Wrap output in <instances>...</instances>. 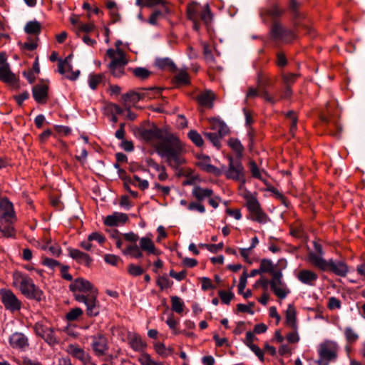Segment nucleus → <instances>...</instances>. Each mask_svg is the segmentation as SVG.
Listing matches in <instances>:
<instances>
[{
    "label": "nucleus",
    "mask_w": 365,
    "mask_h": 365,
    "mask_svg": "<svg viewBox=\"0 0 365 365\" xmlns=\"http://www.w3.org/2000/svg\"><path fill=\"white\" fill-rule=\"evenodd\" d=\"M1 300L4 307L11 312H17L21 309V302L14 294V292L7 289L0 290Z\"/></svg>",
    "instance_id": "f8f14e48"
},
{
    "label": "nucleus",
    "mask_w": 365,
    "mask_h": 365,
    "mask_svg": "<svg viewBox=\"0 0 365 365\" xmlns=\"http://www.w3.org/2000/svg\"><path fill=\"white\" fill-rule=\"evenodd\" d=\"M88 241L96 240L100 244H103L106 241V237L100 232H95L90 234L88 237Z\"/></svg>",
    "instance_id": "338daca9"
},
{
    "label": "nucleus",
    "mask_w": 365,
    "mask_h": 365,
    "mask_svg": "<svg viewBox=\"0 0 365 365\" xmlns=\"http://www.w3.org/2000/svg\"><path fill=\"white\" fill-rule=\"evenodd\" d=\"M48 344L53 346L58 344L59 341L54 334L53 328L50 327L42 338Z\"/></svg>",
    "instance_id": "c03bdc74"
},
{
    "label": "nucleus",
    "mask_w": 365,
    "mask_h": 365,
    "mask_svg": "<svg viewBox=\"0 0 365 365\" xmlns=\"http://www.w3.org/2000/svg\"><path fill=\"white\" fill-rule=\"evenodd\" d=\"M97 290L88 294H76V300L79 303H83L86 306V314L90 317H94L100 313V304L97 300Z\"/></svg>",
    "instance_id": "9d476101"
},
{
    "label": "nucleus",
    "mask_w": 365,
    "mask_h": 365,
    "mask_svg": "<svg viewBox=\"0 0 365 365\" xmlns=\"http://www.w3.org/2000/svg\"><path fill=\"white\" fill-rule=\"evenodd\" d=\"M66 351L71 356L79 360L83 365L91 361L90 354L77 344H69Z\"/></svg>",
    "instance_id": "f3484780"
},
{
    "label": "nucleus",
    "mask_w": 365,
    "mask_h": 365,
    "mask_svg": "<svg viewBox=\"0 0 365 365\" xmlns=\"http://www.w3.org/2000/svg\"><path fill=\"white\" fill-rule=\"evenodd\" d=\"M270 35L274 40L285 43H289L295 38L294 31L283 26L278 21H273L270 28Z\"/></svg>",
    "instance_id": "9b49d317"
},
{
    "label": "nucleus",
    "mask_w": 365,
    "mask_h": 365,
    "mask_svg": "<svg viewBox=\"0 0 365 365\" xmlns=\"http://www.w3.org/2000/svg\"><path fill=\"white\" fill-rule=\"evenodd\" d=\"M187 136L190 140L197 147H202L204 145V140L201 135L195 130L188 132Z\"/></svg>",
    "instance_id": "79ce46f5"
},
{
    "label": "nucleus",
    "mask_w": 365,
    "mask_h": 365,
    "mask_svg": "<svg viewBox=\"0 0 365 365\" xmlns=\"http://www.w3.org/2000/svg\"><path fill=\"white\" fill-rule=\"evenodd\" d=\"M170 13V9L168 6L165 4H163V6H161L160 9H155L150 14L148 22L151 25H156L157 22L159 19L163 18L166 14Z\"/></svg>",
    "instance_id": "cd10ccee"
},
{
    "label": "nucleus",
    "mask_w": 365,
    "mask_h": 365,
    "mask_svg": "<svg viewBox=\"0 0 365 365\" xmlns=\"http://www.w3.org/2000/svg\"><path fill=\"white\" fill-rule=\"evenodd\" d=\"M284 12V9L280 8L277 4H273L269 7L262 8L260 10V15L261 16L267 15L271 17L273 21H277L276 19L281 17Z\"/></svg>",
    "instance_id": "5701e85b"
},
{
    "label": "nucleus",
    "mask_w": 365,
    "mask_h": 365,
    "mask_svg": "<svg viewBox=\"0 0 365 365\" xmlns=\"http://www.w3.org/2000/svg\"><path fill=\"white\" fill-rule=\"evenodd\" d=\"M199 165L201 168L210 173L214 174L215 176H220L222 174V170L211 164H209L206 162H200Z\"/></svg>",
    "instance_id": "a19ab883"
},
{
    "label": "nucleus",
    "mask_w": 365,
    "mask_h": 365,
    "mask_svg": "<svg viewBox=\"0 0 365 365\" xmlns=\"http://www.w3.org/2000/svg\"><path fill=\"white\" fill-rule=\"evenodd\" d=\"M282 272L280 270L273 272L271 279V289L279 299H284L289 290L287 289L286 284L282 281Z\"/></svg>",
    "instance_id": "ddd939ff"
},
{
    "label": "nucleus",
    "mask_w": 365,
    "mask_h": 365,
    "mask_svg": "<svg viewBox=\"0 0 365 365\" xmlns=\"http://www.w3.org/2000/svg\"><path fill=\"white\" fill-rule=\"evenodd\" d=\"M213 195V190L209 188H203L200 185H195L192 190V195L199 202L209 198Z\"/></svg>",
    "instance_id": "bb28decb"
},
{
    "label": "nucleus",
    "mask_w": 365,
    "mask_h": 365,
    "mask_svg": "<svg viewBox=\"0 0 365 365\" xmlns=\"http://www.w3.org/2000/svg\"><path fill=\"white\" fill-rule=\"evenodd\" d=\"M68 256L74 259L77 263L83 264L86 267H91L93 259L89 255L74 248H68Z\"/></svg>",
    "instance_id": "a211bd4d"
},
{
    "label": "nucleus",
    "mask_w": 365,
    "mask_h": 365,
    "mask_svg": "<svg viewBox=\"0 0 365 365\" xmlns=\"http://www.w3.org/2000/svg\"><path fill=\"white\" fill-rule=\"evenodd\" d=\"M91 346L97 356H104L108 354L109 349L108 339L102 334H98L92 337Z\"/></svg>",
    "instance_id": "dca6fc26"
},
{
    "label": "nucleus",
    "mask_w": 365,
    "mask_h": 365,
    "mask_svg": "<svg viewBox=\"0 0 365 365\" xmlns=\"http://www.w3.org/2000/svg\"><path fill=\"white\" fill-rule=\"evenodd\" d=\"M259 269L262 272H269L272 274L274 270V266L271 260L263 259L261 260Z\"/></svg>",
    "instance_id": "5fc2aeb1"
},
{
    "label": "nucleus",
    "mask_w": 365,
    "mask_h": 365,
    "mask_svg": "<svg viewBox=\"0 0 365 365\" xmlns=\"http://www.w3.org/2000/svg\"><path fill=\"white\" fill-rule=\"evenodd\" d=\"M24 31L27 34L39 35L41 31V24L36 20L30 21L25 25Z\"/></svg>",
    "instance_id": "72a5a7b5"
},
{
    "label": "nucleus",
    "mask_w": 365,
    "mask_h": 365,
    "mask_svg": "<svg viewBox=\"0 0 365 365\" xmlns=\"http://www.w3.org/2000/svg\"><path fill=\"white\" fill-rule=\"evenodd\" d=\"M12 222L5 223L3 222L0 223V232L6 237H11L14 235V229L11 225Z\"/></svg>",
    "instance_id": "8fccbe9b"
},
{
    "label": "nucleus",
    "mask_w": 365,
    "mask_h": 365,
    "mask_svg": "<svg viewBox=\"0 0 365 365\" xmlns=\"http://www.w3.org/2000/svg\"><path fill=\"white\" fill-rule=\"evenodd\" d=\"M134 135L145 142L150 143L154 140L160 141L155 148L158 155L165 160L168 165L174 170H178L185 163L182 154L185 147L179 138L171 133L152 125L148 128L140 126L134 131Z\"/></svg>",
    "instance_id": "f257e3e1"
},
{
    "label": "nucleus",
    "mask_w": 365,
    "mask_h": 365,
    "mask_svg": "<svg viewBox=\"0 0 365 365\" xmlns=\"http://www.w3.org/2000/svg\"><path fill=\"white\" fill-rule=\"evenodd\" d=\"M175 83L178 85H187L190 83V76L186 71H180L175 76Z\"/></svg>",
    "instance_id": "37998d69"
},
{
    "label": "nucleus",
    "mask_w": 365,
    "mask_h": 365,
    "mask_svg": "<svg viewBox=\"0 0 365 365\" xmlns=\"http://www.w3.org/2000/svg\"><path fill=\"white\" fill-rule=\"evenodd\" d=\"M146 162H147V164L148 166L152 167L156 171L160 173L158 176V178L159 179V180L165 181L168 179V175L166 173V168L164 165H160L152 158H148L146 160Z\"/></svg>",
    "instance_id": "7c9ffc66"
},
{
    "label": "nucleus",
    "mask_w": 365,
    "mask_h": 365,
    "mask_svg": "<svg viewBox=\"0 0 365 365\" xmlns=\"http://www.w3.org/2000/svg\"><path fill=\"white\" fill-rule=\"evenodd\" d=\"M105 76L103 73H91L88 76V85L92 90H96L98 85L103 81Z\"/></svg>",
    "instance_id": "c9c22d12"
},
{
    "label": "nucleus",
    "mask_w": 365,
    "mask_h": 365,
    "mask_svg": "<svg viewBox=\"0 0 365 365\" xmlns=\"http://www.w3.org/2000/svg\"><path fill=\"white\" fill-rule=\"evenodd\" d=\"M344 336L348 343H354L359 339V335L351 327L344 329Z\"/></svg>",
    "instance_id": "6e6d98bb"
},
{
    "label": "nucleus",
    "mask_w": 365,
    "mask_h": 365,
    "mask_svg": "<svg viewBox=\"0 0 365 365\" xmlns=\"http://www.w3.org/2000/svg\"><path fill=\"white\" fill-rule=\"evenodd\" d=\"M83 312L82 309L79 307H76L71 309L66 314V319L68 322H73L77 320L81 316H82Z\"/></svg>",
    "instance_id": "49530a36"
},
{
    "label": "nucleus",
    "mask_w": 365,
    "mask_h": 365,
    "mask_svg": "<svg viewBox=\"0 0 365 365\" xmlns=\"http://www.w3.org/2000/svg\"><path fill=\"white\" fill-rule=\"evenodd\" d=\"M271 81L272 79L269 76L261 72L258 73L257 83L259 86L264 88L263 89H265L267 86H269L272 84Z\"/></svg>",
    "instance_id": "864d4df0"
},
{
    "label": "nucleus",
    "mask_w": 365,
    "mask_h": 365,
    "mask_svg": "<svg viewBox=\"0 0 365 365\" xmlns=\"http://www.w3.org/2000/svg\"><path fill=\"white\" fill-rule=\"evenodd\" d=\"M128 272L133 277H137L144 273V269L139 265L130 264L128 266Z\"/></svg>",
    "instance_id": "4d7b16f0"
},
{
    "label": "nucleus",
    "mask_w": 365,
    "mask_h": 365,
    "mask_svg": "<svg viewBox=\"0 0 365 365\" xmlns=\"http://www.w3.org/2000/svg\"><path fill=\"white\" fill-rule=\"evenodd\" d=\"M255 307V302H250L248 305L244 304H238L237 305V312H247L250 314H254V311L252 308Z\"/></svg>",
    "instance_id": "680f3d73"
},
{
    "label": "nucleus",
    "mask_w": 365,
    "mask_h": 365,
    "mask_svg": "<svg viewBox=\"0 0 365 365\" xmlns=\"http://www.w3.org/2000/svg\"><path fill=\"white\" fill-rule=\"evenodd\" d=\"M16 220V215L11 202L7 197L0 200V223L13 222Z\"/></svg>",
    "instance_id": "2eb2a0df"
},
{
    "label": "nucleus",
    "mask_w": 365,
    "mask_h": 365,
    "mask_svg": "<svg viewBox=\"0 0 365 365\" xmlns=\"http://www.w3.org/2000/svg\"><path fill=\"white\" fill-rule=\"evenodd\" d=\"M309 262L323 272H331L339 277H345L349 272L347 264L341 260L335 261L333 259L326 260L316 253L310 252L308 255Z\"/></svg>",
    "instance_id": "7ed1b4c3"
},
{
    "label": "nucleus",
    "mask_w": 365,
    "mask_h": 365,
    "mask_svg": "<svg viewBox=\"0 0 365 365\" xmlns=\"http://www.w3.org/2000/svg\"><path fill=\"white\" fill-rule=\"evenodd\" d=\"M143 252L147 255H158L159 252L156 249L151 237H143L139 240V245L137 244L129 245L122 252L125 255H130L133 258L139 259L143 257Z\"/></svg>",
    "instance_id": "39448f33"
},
{
    "label": "nucleus",
    "mask_w": 365,
    "mask_h": 365,
    "mask_svg": "<svg viewBox=\"0 0 365 365\" xmlns=\"http://www.w3.org/2000/svg\"><path fill=\"white\" fill-rule=\"evenodd\" d=\"M210 121L211 123V129L215 130V133L220 138H223L229 133L230 129L225 123L222 120L216 118H211Z\"/></svg>",
    "instance_id": "393cba45"
},
{
    "label": "nucleus",
    "mask_w": 365,
    "mask_h": 365,
    "mask_svg": "<svg viewBox=\"0 0 365 365\" xmlns=\"http://www.w3.org/2000/svg\"><path fill=\"white\" fill-rule=\"evenodd\" d=\"M187 208L190 210H197L200 213H204L205 212V206L198 202H191L188 204Z\"/></svg>",
    "instance_id": "69168bd1"
},
{
    "label": "nucleus",
    "mask_w": 365,
    "mask_h": 365,
    "mask_svg": "<svg viewBox=\"0 0 365 365\" xmlns=\"http://www.w3.org/2000/svg\"><path fill=\"white\" fill-rule=\"evenodd\" d=\"M13 348L24 349L29 346L28 339L22 333L15 332L9 337Z\"/></svg>",
    "instance_id": "b1692460"
},
{
    "label": "nucleus",
    "mask_w": 365,
    "mask_h": 365,
    "mask_svg": "<svg viewBox=\"0 0 365 365\" xmlns=\"http://www.w3.org/2000/svg\"><path fill=\"white\" fill-rule=\"evenodd\" d=\"M244 198L246 200V207L249 211L248 218L260 224H265L269 217L261 207L257 198L250 193L245 195Z\"/></svg>",
    "instance_id": "0eeeda50"
},
{
    "label": "nucleus",
    "mask_w": 365,
    "mask_h": 365,
    "mask_svg": "<svg viewBox=\"0 0 365 365\" xmlns=\"http://www.w3.org/2000/svg\"><path fill=\"white\" fill-rule=\"evenodd\" d=\"M229 146L236 153V159H241L244 147L237 138H230L228 140Z\"/></svg>",
    "instance_id": "f704fd0d"
},
{
    "label": "nucleus",
    "mask_w": 365,
    "mask_h": 365,
    "mask_svg": "<svg viewBox=\"0 0 365 365\" xmlns=\"http://www.w3.org/2000/svg\"><path fill=\"white\" fill-rule=\"evenodd\" d=\"M71 56H68L65 60H61L60 59L59 61H58V71L63 75L66 73V70H65V67L66 66H68V68L69 71H71L72 70V66L68 64V58H71Z\"/></svg>",
    "instance_id": "e2e57ef3"
},
{
    "label": "nucleus",
    "mask_w": 365,
    "mask_h": 365,
    "mask_svg": "<svg viewBox=\"0 0 365 365\" xmlns=\"http://www.w3.org/2000/svg\"><path fill=\"white\" fill-rule=\"evenodd\" d=\"M338 351L339 346L336 342L330 340L324 341L319 345L317 363L319 365H329L330 362L336 360Z\"/></svg>",
    "instance_id": "6e6552de"
},
{
    "label": "nucleus",
    "mask_w": 365,
    "mask_h": 365,
    "mask_svg": "<svg viewBox=\"0 0 365 365\" xmlns=\"http://www.w3.org/2000/svg\"><path fill=\"white\" fill-rule=\"evenodd\" d=\"M297 279L302 284L310 287H314L318 279V275L314 272L309 269H302L297 274Z\"/></svg>",
    "instance_id": "aec40b11"
},
{
    "label": "nucleus",
    "mask_w": 365,
    "mask_h": 365,
    "mask_svg": "<svg viewBox=\"0 0 365 365\" xmlns=\"http://www.w3.org/2000/svg\"><path fill=\"white\" fill-rule=\"evenodd\" d=\"M155 64L159 68L163 69V70L168 69L173 72H174L177 70V67H176L175 64L169 58L157 59Z\"/></svg>",
    "instance_id": "473e14b6"
},
{
    "label": "nucleus",
    "mask_w": 365,
    "mask_h": 365,
    "mask_svg": "<svg viewBox=\"0 0 365 365\" xmlns=\"http://www.w3.org/2000/svg\"><path fill=\"white\" fill-rule=\"evenodd\" d=\"M299 6L300 4L297 1V0H289V9L294 20L303 18V14L299 11Z\"/></svg>",
    "instance_id": "4c0bfd02"
},
{
    "label": "nucleus",
    "mask_w": 365,
    "mask_h": 365,
    "mask_svg": "<svg viewBox=\"0 0 365 365\" xmlns=\"http://www.w3.org/2000/svg\"><path fill=\"white\" fill-rule=\"evenodd\" d=\"M13 279L14 284L19 288L25 297L37 302L42 300L43 292L34 284L32 279L27 274L16 272L13 274Z\"/></svg>",
    "instance_id": "20e7f679"
},
{
    "label": "nucleus",
    "mask_w": 365,
    "mask_h": 365,
    "mask_svg": "<svg viewBox=\"0 0 365 365\" xmlns=\"http://www.w3.org/2000/svg\"><path fill=\"white\" fill-rule=\"evenodd\" d=\"M95 29V25L93 23L88 24H79L76 29V34L78 37H81L82 33H85V34H88L89 33L93 31Z\"/></svg>",
    "instance_id": "e433bc0d"
},
{
    "label": "nucleus",
    "mask_w": 365,
    "mask_h": 365,
    "mask_svg": "<svg viewBox=\"0 0 365 365\" xmlns=\"http://www.w3.org/2000/svg\"><path fill=\"white\" fill-rule=\"evenodd\" d=\"M202 283V289L207 291L208 289H215V286L212 284L211 279L208 277H203L200 279Z\"/></svg>",
    "instance_id": "774afa93"
},
{
    "label": "nucleus",
    "mask_w": 365,
    "mask_h": 365,
    "mask_svg": "<svg viewBox=\"0 0 365 365\" xmlns=\"http://www.w3.org/2000/svg\"><path fill=\"white\" fill-rule=\"evenodd\" d=\"M214 98V93L210 91H205L197 96V101L201 106L210 108L213 106Z\"/></svg>",
    "instance_id": "2f4dec72"
},
{
    "label": "nucleus",
    "mask_w": 365,
    "mask_h": 365,
    "mask_svg": "<svg viewBox=\"0 0 365 365\" xmlns=\"http://www.w3.org/2000/svg\"><path fill=\"white\" fill-rule=\"evenodd\" d=\"M250 172L253 178L259 179L266 183V180L263 179L260 170L259 169L257 163L251 160L249 163Z\"/></svg>",
    "instance_id": "de8ad7c7"
},
{
    "label": "nucleus",
    "mask_w": 365,
    "mask_h": 365,
    "mask_svg": "<svg viewBox=\"0 0 365 365\" xmlns=\"http://www.w3.org/2000/svg\"><path fill=\"white\" fill-rule=\"evenodd\" d=\"M299 77V74L292 73H282V78L283 80V83L286 86H291L293 83H295L297 78Z\"/></svg>",
    "instance_id": "09e8293b"
},
{
    "label": "nucleus",
    "mask_w": 365,
    "mask_h": 365,
    "mask_svg": "<svg viewBox=\"0 0 365 365\" xmlns=\"http://www.w3.org/2000/svg\"><path fill=\"white\" fill-rule=\"evenodd\" d=\"M187 16L192 22V28L196 31L200 29L201 23L209 28L213 19L209 4L201 5L197 2H192L187 5Z\"/></svg>",
    "instance_id": "f03ea898"
},
{
    "label": "nucleus",
    "mask_w": 365,
    "mask_h": 365,
    "mask_svg": "<svg viewBox=\"0 0 365 365\" xmlns=\"http://www.w3.org/2000/svg\"><path fill=\"white\" fill-rule=\"evenodd\" d=\"M133 74L140 80L147 79L151 74V72L144 67H137L133 68L132 70Z\"/></svg>",
    "instance_id": "ea45409f"
},
{
    "label": "nucleus",
    "mask_w": 365,
    "mask_h": 365,
    "mask_svg": "<svg viewBox=\"0 0 365 365\" xmlns=\"http://www.w3.org/2000/svg\"><path fill=\"white\" fill-rule=\"evenodd\" d=\"M69 289L73 293L76 299V294H84V293H93L97 290L94 286L87 279L83 277H78L71 282L69 285Z\"/></svg>",
    "instance_id": "4468645a"
},
{
    "label": "nucleus",
    "mask_w": 365,
    "mask_h": 365,
    "mask_svg": "<svg viewBox=\"0 0 365 365\" xmlns=\"http://www.w3.org/2000/svg\"><path fill=\"white\" fill-rule=\"evenodd\" d=\"M49 328L50 327H48L39 322L36 323L34 326L35 334L41 338L43 337L44 334L47 332Z\"/></svg>",
    "instance_id": "052dcab7"
},
{
    "label": "nucleus",
    "mask_w": 365,
    "mask_h": 365,
    "mask_svg": "<svg viewBox=\"0 0 365 365\" xmlns=\"http://www.w3.org/2000/svg\"><path fill=\"white\" fill-rule=\"evenodd\" d=\"M145 98V93H137L133 91H130L122 96V100L123 101L125 104L135 103Z\"/></svg>",
    "instance_id": "c756f323"
},
{
    "label": "nucleus",
    "mask_w": 365,
    "mask_h": 365,
    "mask_svg": "<svg viewBox=\"0 0 365 365\" xmlns=\"http://www.w3.org/2000/svg\"><path fill=\"white\" fill-rule=\"evenodd\" d=\"M48 86L46 84H37L32 88V94L38 103H45L48 97Z\"/></svg>",
    "instance_id": "412c9836"
},
{
    "label": "nucleus",
    "mask_w": 365,
    "mask_h": 365,
    "mask_svg": "<svg viewBox=\"0 0 365 365\" xmlns=\"http://www.w3.org/2000/svg\"><path fill=\"white\" fill-rule=\"evenodd\" d=\"M156 284L158 287H160L161 290H163L170 287L173 282L170 281L167 276L163 275L158 277Z\"/></svg>",
    "instance_id": "603ef678"
},
{
    "label": "nucleus",
    "mask_w": 365,
    "mask_h": 365,
    "mask_svg": "<svg viewBox=\"0 0 365 365\" xmlns=\"http://www.w3.org/2000/svg\"><path fill=\"white\" fill-rule=\"evenodd\" d=\"M138 361L141 365H163L162 362L152 359L150 354L147 353L141 354L139 356Z\"/></svg>",
    "instance_id": "a18cd8bd"
},
{
    "label": "nucleus",
    "mask_w": 365,
    "mask_h": 365,
    "mask_svg": "<svg viewBox=\"0 0 365 365\" xmlns=\"http://www.w3.org/2000/svg\"><path fill=\"white\" fill-rule=\"evenodd\" d=\"M154 347L156 352L164 357L170 355L173 351V349L171 348H166L165 344L163 343L155 344Z\"/></svg>",
    "instance_id": "3c124183"
},
{
    "label": "nucleus",
    "mask_w": 365,
    "mask_h": 365,
    "mask_svg": "<svg viewBox=\"0 0 365 365\" xmlns=\"http://www.w3.org/2000/svg\"><path fill=\"white\" fill-rule=\"evenodd\" d=\"M107 56L111 58L108 64V69L110 73L115 78H120L125 73V66L128 63L125 53L121 48L114 51L113 48H108L106 51Z\"/></svg>",
    "instance_id": "423d86ee"
},
{
    "label": "nucleus",
    "mask_w": 365,
    "mask_h": 365,
    "mask_svg": "<svg viewBox=\"0 0 365 365\" xmlns=\"http://www.w3.org/2000/svg\"><path fill=\"white\" fill-rule=\"evenodd\" d=\"M218 295L222 302L225 304H229L234 297V294L232 292H226L224 290H220Z\"/></svg>",
    "instance_id": "13d9d810"
},
{
    "label": "nucleus",
    "mask_w": 365,
    "mask_h": 365,
    "mask_svg": "<svg viewBox=\"0 0 365 365\" xmlns=\"http://www.w3.org/2000/svg\"><path fill=\"white\" fill-rule=\"evenodd\" d=\"M286 116L291 120L290 131L294 133L297 130V117L295 113L292 110L287 112Z\"/></svg>",
    "instance_id": "0e129e2a"
},
{
    "label": "nucleus",
    "mask_w": 365,
    "mask_h": 365,
    "mask_svg": "<svg viewBox=\"0 0 365 365\" xmlns=\"http://www.w3.org/2000/svg\"><path fill=\"white\" fill-rule=\"evenodd\" d=\"M295 307L289 304L286 311V323L294 330H297V317Z\"/></svg>",
    "instance_id": "c85d7f7f"
},
{
    "label": "nucleus",
    "mask_w": 365,
    "mask_h": 365,
    "mask_svg": "<svg viewBox=\"0 0 365 365\" xmlns=\"http://www.w3.org/2000/svg\"><path fill=\"white\" fill-rule=\"evenodd\" d=\"M128 216L125 213L115 212L112 215L106 216L104 224L106 226L114 227L124 225L128 221Z\"/></svg>",
    "instance_id": "6ab92c4d"
},
{
    "label": "nucleus",
    "mask_w": 365,
    "mask_h": 365,
    "mask_svg": "<svg viewBox=\"0 0 365 365\" xmlns=\"http://www.w3.org/2000/svg\"><path fill=\"white\" fill-rule=\"evenodd\" d=\"M0 81L9 84H14L17 81L16 75L10 69L9 64L0 66Z\"/></svg>",
    "instance_id": "a878e982"
},
{
    "label": "nucleus",
    "mask_w": 365,
    "mask_h": 365,
    "mask_svg": "<svg viewBox=\"0 0 365 365\" xmlns=\"http://www.w3.org/2000/svg\"><path fill=\"white\" fill-rule=\"evenodd\" d=\"M170 299L172 310L176 313L181 314L184 308V302L178 296H172Z\"/></svg>",
    "instance_id": "58836bf2"
},
{
    "label": "nucleus",
    "mask_w": 365,
    "mask_h": 365,
    "mask_svg": "<svg viewBox=\"0 0 365 365\" xmlns=\"http://www.w3.org/2000/svg\"><path fill=\"white\" fill-rule=\"evenodd\" d=\"M204 135L207 138L213 145L220 148V140L221 138L216 133H204Z\"/></svg>",
    "instance_id": "bf43d9fd"
},
{
    "label": "nucleus",
    "mask_w": 365,
    "mask_h": 365,
    "mask_svg": "<svg viewBox=\"0 0 365 365\" xmlns=\"http://www.w3.org/2000/svg\"><path fill=\"white\" fill-rule=\"evenodd\" d=\"M228 168L225 170L224 174L227 179L240 181L242 184L246 182L245 168L241 163V159H234L232 156L229 155Z\"/></svg>",
    "instance_id": "1a4fd4ad"
},
{
    "label": "nucleus",
    "mask_w": 365,
    "mask_h": 365,
    "mask_svg": "<svg viewBox=\"0 0 365 365\" xmlns=\"http://www.w3.org/2000/svg\"><path fill=\"white\" fill-rule=\"evenodd\" d=\"M128 340L130 346L135 351H143L147 346L146 343L142 339L141 336L138 334H129L128 336Z\"/></svg>",
    "instance_id": "4be33fe9"
}]
</instances>
